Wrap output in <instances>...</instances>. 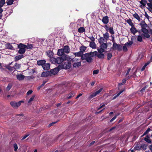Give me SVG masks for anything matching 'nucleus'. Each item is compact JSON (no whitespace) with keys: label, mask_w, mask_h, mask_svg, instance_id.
I'll use <instances>...</instances> for the list:
<instances>
[{"label":"nucleus","mask_w":152,"mask_h":152,"mask_svg":"<svg viewBox=\"0 0 152 152\" xmlns=\"http://www.w3.org/2000/svg\"><path fill=\"white\" fill-rule=\"evenodd\" d=\"M67 59V55H64L62 57H58L57 58H51L50 59V61L53 64H61L64 61ZM78 60L77 58L75 59L71 58L69 57L67 59L68 61H72V62H77Z\"/></svg>","instance_id":"1"},{"label":"nucleus","mask_w":152,"mask_h":152,"mask_svg":"<svg viewBox=\"0 0 152 152\" xmlns=\"http://www.w3.org/2000/svg\"><path fill=\"white\" fill-rule=\"evenodd\" d=\"M96 52H91L89 53H86L83 54L81 57V59L83 60H85L89 63L91 62L92 60V57L95 56V53Z\"/></svg>","instance_id":"2"},{"label":"nucleus","mask_w":152,"mask_h":152,"mask_svg":"<svg viewBox=\"0 0 152 152\" xmlns=\"http://www.w3.org/2000/svg\"><path fill=\"white\" fill-rule=\"evenodd\" d=\"M26 45L22 43H20L18 45V48L19 49L18 53L20 54L24 53L26 51Z\"/></svg>","instance_id":"3"},{"label":"nucleus","mask_w":152,"mask_h":152,"mask_svg":"<svg viewBox=\"0 0 152 152\" xmlns=\"http://www.w3.org/2000/svg\"><path fill=\"white\" fill-rule=\"evenodd\" d=\"M24 102V101H19L18 102L15 101H12L10 102V104L13 107L17 108L20 106L21 103Z\"/></svg>","instance_id":"4"},{"label":"nucleus","mask_w":152,"mask_h":152,"mask_svg":"<svg viewBox=\"0 0 152 152\" xmlns=\"http://www.w3.org/2000/svg\"><path fill=\"white\" fill-rule=\"evenodd\" d=\"M100 48L98 49L99 50V51L101 52H104L105 50H106L107 47V43L105 42V43H103L100 44Z\"/></svg>","instance_id":"5"},{"label":"nucleus","mask_w":152,"mask_h":152,"mask_svg":"<svg viewBox=\"0 0 152 152\" xmlns=\"http://www.w3.org/2000/svg\"><path fill=\"white\" fill-rule=\"evenodd\" d=\"M98 52L97 51H94V52H96L95 53V56H96L99 59H104V55L102 53L103 52H101L99 51V50L98 49Z\"/></svg>","instance_id":"6"},{"label":"nucleus","mask_w":152,"mask_h":152,"mask_svg":"<svg viewBox=\"0 0 152 152\" xmlns=\"http://www.w3.org/2000/svg\"><path fill=\"white\" fill-rule=\"evenodd\" d=\"M142 31L144 33V36L147 38L150 37V36L148 34V31L145 28H142Z\"/></svg>","instance_id":"7"},{"label":"nucleus","mask_w":152,"mask_h":152,"mask_svg":"<svg viewBox=\"0 0 152 152\" xmlns=\"http://www.w3.org/2000/svg\"><path fill=\"white\" fill-rule=\"evenodd\" d=\"M113 49H118L119 50L121 49V47L120 45L117 44L115 42V41H113Z\"/></svg>","instance_id":"8"},{"label":"nucleus","mask_w":152,"mask_h":152,"mask_svg":"<svg viewBox=\"0 0 152 152\" xmlns=\"http://www.w3.org/2000/svg\"><path fill=\"white\" fill-rule=\"evenodd\" d=\"M71 62L68 61L65 62L63 64L64 68L65 69H69L71 67Z\"/></svg>","instance_id":"9"},{"label":"nucleus","mask_w":152,"mask_h":152,"mask_svg":"<svg viewBox=\"0 0 152 152\" xmlns=\"http://www.w3.org/2000/svg\"><path fill=\"white\" fill-rule=\"evenodd\" d=\"M64 53L68 54L70 52V48L68 45H65L62 48Z\"/></svg>","instance_id":"10"},{"label":"nucleus","mask_w":152,"mask_h":152,"mask_svg":"<svg viewBox=\"0 0 152 152\" xmlns=\"http://www.w3.org/2000/svg\"><path fill=\"white\" fill-rule=\"evenodd\" d=\"M139 2L141 4V5H140V7L142 8H144L147 3L146 0H141L139 1Z\"/></svg>","instance_id":"11"},{"label":"nucleus","mask_w":152,"mask_h":152,"mask_svg":"<svg viewBox=\"0 0 152 152\" xmlns=\"http://www.w3.org/2000/svg\"><path fill=\"white\" fill-rule=\"evenodd\" d=\"M99 42V44L107 43V40L106 39L103 37H100L98 39Z\"/></svg>","instance_id":"12"},{"label":"nucleus","mask_w":152,"mask_h":152,"mask_svg":"<svg viewBox=\"0 0 152 152\" xmlns=\"http://www.w3.org/2000/svg\"><path fill=\"white\" fill-rule=\"evenodd\" d=\"M50 65L49 63H45L43 65V68L45 70H48L50 69Z\"/></svg>","instance_id":"13"},{"label":"nucleus","mask_w":152,"mask_h":152,"mask_svg":"<svg viewBox=\"0 0 152 152\" xmlns=\"http://www.w3.org/2000/svg\"><path fill=\"white\" fill-rule=\"evenodd\" d=\"M51 74V72L50 71H46L43 72L41 75V76L42 77H47Z\"/></svg>","instance_id":"14"},{"label":"nucleus","mask_w":152,"mask_h":152,"mask_svg":"<svg viewBox=\"0 0 152 152\" xmlns=\"http://www.w3.org/2000/svg\"><path fill=\"white\" fill-rule=\"evenodd\" d=\"M102 21L104 24H107L109 22L108 17L107 16L104 17L102 18Z\"/></svg>","instance_id":"15"},{"label":"nucleus","mask_w":152,"mask_h":152,"mask_svg":"<svg viewBox=\"0 0 152 152\" xmlns=\"http://www.w3.org/2000/svg\"><path fill=\"white\" fill-rule=\"evenodd\" d=\"M47 55L50 58V59L51 58H53V57L54 55V53L51 50H49L46 52Z\"/></svg>","instance_id":"16"},{"label":"nucleus","mask_w":152,"mask_h":152,"mask_svg":"<svg viewBox=\"0 0 152 152\" xmlns=\"http://www.w3.org/2000/svg\"><path fill=\"white\" fill-rule=\"evenodd\" d=\"M25 77L24 75L21 74H20L16 75L17 79L19 80H23L25 78Z\"/></svg>","instance_id":"17"},{"label":"nucleus","mask_w":152,"mask_h":152,"mask_svg":"<svg viewBox=\"0 0 152 152\" xmlns=\"http://www.w3.org/2000/svg\"><path fill=\"white\" fill-rule=\"evenodd\" d=\"M64 53L63 49H60L58 50L57 54L59 56H61V57H62V56L64 55H66L64 54Z\"/></svg>","instance_id":"18"},{"label":"nucleus","mask_w":152,"mask_h":152,"mask_svg":"<svg viewBox=\"0 0 152 152\" xmlns=\"http://www.w3.org/2000/svg\"><path fill=\"white\" fill-rule=\"evenodd\" d=\"M59 69L58 68H55L51 70L50 72L53 75H55L59 71Z\"/></svg>","instance_id":"19"},{"label":"nucleus","mask_w":152,"mask_h":152,"mask_svg":"<svg viewBox=\"0 0 152 152\" xmlns=\"http://www.w3.org/2000/svg\"><path fill=\"white\" fill-rule=\"evenodd\" d=\"M131 32L134 35L138 32V31L135 28L134 26L132 27L130 29Z\"/></svg>","instance_id":"20"},{"label":"nucleus","mask_w":152,"mask_h":152,"mask_svg":"<svg viewBox=\"0 0 152 152\" xmlns=\"http://www.w3.org/2000/svg\"><path fill=\"white\" fill-rule=\"evenodd\" d=\"M81 61L77 62L73 64V66L74 68L78 67L81 66Z\"/></svg>","instance_id":"21"},{"label":"nucleus","mask_w":152,"mask_h":152,"mask_svg":"<svg viewBox=\"0 0 152 152\" xmlns=\"http://www.w3.org/2000/svg\"><path fill=\"white\" fill-rule=\"evenodd\" d=\"M46 62L45 60H42L38 61L37 62V64L39 65H42L43 67V65L45 64Z\"/></svg>","instance_id":"22"},{"label":"nucleus","mask_w":152,"mask_h":152,"mask_svg":"<svg viewBox=\"0 0 152 152\" xmlns=\"http://www.w3.org/2000/svg\"><path fill=\"white\" fill-rule=\"evenodd\" d=\"M23 57V55H18L16 56L15 57V61H18L22 58Z\"/></svg>","instance_id":"23"},{"label":"nucleus","mask_w":152,"mask_h":152,"mask_svg":"<svg viewBox=\"0 0 152 152\" xmlns=\"http://www.w3.org/2000/svg\"><path fill=\"white\" fill-rule=\"evenodd\" d=\"M73 54L75 56L77 57H82V56L83 55V53L82 51H79L78 52L73 53Z\"/></svg>","instance_id":"24"},{"label":"nucleus","mask_w":152,"mask_h":152,"mask_svg":"<svg viewBox=\"0 0 152 152\" xmlns=\"http://www.w3.org/2000/svg\"><path fill=\"white\" fill-rule=\"evenodd\" d=\"M75 93L74 91L71 92L69 94V96H67V98L68 99H70L72 97H73L75 95Z\"/></svg>","instance_id":"25"},{"label":"nucleus","mask_w":152,"mask_h":152,"mask_svg":"<svg viewBox=\"0 0 152 152\" xmlns=\"http://www.w3.org/2000/svg\"><path fill=\"white\" fill-rule=\"evenodd\" d=\"M133 16L139 22H140L142 20V19L140 18L139 15L136 13L133 15Z\"/></svg>","instance_id":"26"},{"label":"nucleus","mask_w":152,"mask_h":152,"mask_svg":"<svg viewBox=\"0 0 152 152\" xmlns=\"http://www.w3.org/2000/svg\"><path fill=\"white\" fill-rule=\"evenodd\" d=\"M45 40L44 39H39L38 41V46H40L43 45V42Z\"/></svg>","instance_id":"27"},{"label":"nucleus","mask_w":152,"mask_h":152,"mask_svg":"<svg viewBox=\"0 0 152 152\" xmlns=\"http://www.w3.org/2000/svg\"><path fill=\"white\" fill-rule=\"evenodd\" d=\"M89 46L92 48H95L96 47V45L94 42H90V43Z\"/></svg>","instance_id":"28"},{"label":"nucleus","mask_w":152,"mask_h":152,"mask_svg":"<svg viewBox=\"0 0 152 152\" xmlns=\"http://www.w3.org/2000/svg\"><path fill=\"white\" fill-rule=\"evenodd\" d=\"M103 37L106 39H107V40L109 39V34L108 32H106L105 33L103 34Z\"/></svg>","instance_id":"29"},{"label":"nucleus","mask_w":152,"mask_h":152,"mask_svg":"<svg viewBox=\"0 0 152 152\" xmlns=\"http://www.w3.org/2000/svg\"><path fill=\"white\" fill-rule=\"evenodd\" d=\"M146 4H147V5L148 6V7H147V9L149 11L151 12L152 11V4L148 3H147Z\"/></svg>","instance_id":"30"},{"label":"nucleus","mask_w":152,"mask_h":152,"mask_svg":"<svg viewBox=\"0 0 152 152\" xmlns=\"http://www.w3.org/2000/svg\"><path fill=\"white\" fill-rule=\"evenodd\" d=\"M150 138V137L148 135H147L146 136V137L144 138V140L148 142V143H151V140L149 139Z\"/></svg>","instance_id":"31"},{"label":"nucleus","mask_w":152,"mask_h":152,"mask_svg":"<svg viewBox=\"0 0 152 152\" xmlns=\"http://www.w3.org/2000/svg\"><path fill=\"white\" fill-rule=\"evenodd\" d=\"M85 30L84 28L81 27L79 28L78 29V32L80 33H83L85 32Z\"/></svg>","instance_id":"32"},{"label":"nucleus","mask_w":152,"mask_h":152,"mask_svg":"<svg viewBox=\"0 0 152 152\" xmlns=\"http://www.w3.org/2000/svg\"><path fill=\"white\" fill-rule=\"evenodd\" d=\"M140 25L142 27V28H145L147 26V24H146L144 21L141 23Z\"/></svg>","instance_id":"33"},{"label":"nucleus","mask_w":152,"mask_h":152,"mask_svg":"<svg viewBox=\"0 0 152 152\" xmlns=\"http://www.w3.org/2000/svg\"><path fill=\"white\" fill-rule=\"evenodd\" d=\"M126 22L132 27L134 26L133 23L132 22V20L131 19L127 20Z\"/></svg>","instance_id":"34"},{"label":"nucleus","mask_w":152,"mask_h":152,"mask_svg":"<svg viewBox=\"0 0 152 152\" xmlns=\"http://www.w3.org/2000/svg\"><path fill=\"white\" fill-rule=\"evenodd\" d=\"M21 66L20 64L16 63L14 66L15 69H18L20 68Z\"/></svg>","instance_id":"35"},{"label":"nucleus","mask_w":152,"mask_h":152,"mask_svg":"<svg viewBox=\"0 0 152 152\" xmlns=\"http://www.w3.org/2000/svg\"><path fill=\"white\" fill-rule=\"evenodd\" d=\"M14 2L13 0H7L6 3L8 5H10L13 4Z\"/></svg>","instance_id":"36"},{"label":"nucleus","mask_w":152,"mask_h":152,"mask_svg":"<svg viewBox=\"0 0 152 152\" xmlns=\"http://www.w3.org/2000/svg\"><path fill=\"white\" fill-rule=\"evenodd\" d=\"M147 145L144 143L142 144L140 146L141 148H142L144 150H145L147 149Z\"/></svg>","instance_id":"37"},{"label":"nucleus","mask_w":152,"mask_h":152,"mask_svg":"<svg viewBox=\"0 0 152 152\" xmlns=\"http://www.w3.org/2000/svg\"><path fill=\"white\" fill-rule=\"evenodd\" d=\"M97 95L95 93V92L93 93L91 95H90L88 97L89 99H91L93 98L94 97H95Z\"/></svg>","instance_id":"38"},{"label":"nucleus","mask_w":152,"mask_h":152,"mask_svg":"<svg viewBox=\"0 0 152 152\" xmlns=\"http://www.w3.org/2000/svg\"><path fill=\"white\" fill-rule=\"evenodd\" d=\"M150 62H149L146 63L141 69V71H143L145 68L149 64Z\"/></svg>","instance_id":"39"},{"label":"nucleus","mask_w":152,"mask_h":152,"mask_svg":"<svg viewBox=\"0 0 152 152\" xmlns=\"http://www.w3.org/2000/svg\"><path fill=\"white\" fill-rule=\"evenodd\" d=\"M34 46L32 44H28L27 45H26V49H31L33 48Z\"/></svg>","instance_id":"40"},{"label":"nucleus","mask_w":152,"mask_h":152,"mask_svg":"<svg viewBox=\"0 0 152 152\" xmlns=\"http://www.w3.org/2000/svg\"><path fill=\"white\" fill-rule=\"evenodd\" d=\"M134 149L135 150H140L141 149L140 146L138 144H136L134 147Z\"/></svg>","instance_id":"41"},{"label":"nucleus","mask_w":152,"mask_h":152,"mask_svg":"<svg viewBox=\"0 0 152 152\" xmlns=\"http://www.w3.org/2000/svg\"><path fill=\"white\" fill-rule=\"evenodd\" d=\"M86 49V47L84 46H81L80 48V51H82L83 53V52H84L85 51Z\"/></svg>","instance_id":"42"},{"label":"nucleus","mask_w":152,"mask_h":152,"mask_svg":"<svg viewBox=\"0 0 152 152\" xmlns=\"http://www.w3.org/2000/svg\"><path fill=\"white\" fill-rule=\"evenodd\" d=\"M108 31L112 34H114V31L113 30V27H110Z\"/></svg>","instance_id":"43"},{"label":"nucleus","mask_w":152,"mask_h":152,"mask_svg":"<svg viewBox=\"0 0 152 152\" xmlns=\"http://www.w3.org/2000/svg\"><path fill=\"white\" fill-rule=\"evenodd\" d=\"M133 43V42L131 41H130L128 42H126L125 44L126 45L127 47H129L132 45Z\"/></svg>","instance_id":"44"},{"label":"nucleus","mask_w":152,"mask_h":152,"mask_svg":"<svg viewBox=\"0 0 152 152\" xmlns=\"http://www.w3.org/2000/svg\"><path fill=\"white\" fill-rule=\"evenodd\" d=\"M35 97V95H33L28 101V103H30L33 100Z\"/></svg>","instance_id":"45"},{"label":"nucleus","mask_w":152,"mask_h":152,"mask_svg":"<svg viewBox=\"0 0 152 152\" xmlns=\"http://www.w3.org/2000/svg\"><path fill=\"white\" fill-rule=\"evenodd\" d=\"M12 85L10 83L8 84L6 88V90L7 91H9L10 88H12Z\"/></svg>","instance_id":"46"},{"label":"nucleus","mask_w":152,"mask_h":152,"mask_svg":"<svg viewBox=\"0 0 152 152\" xmlns=\"http://www.w3.org/2000/svg\"><path fill=\"white\" fill-rule=\"evenodd\" d=\"M5 0H1L0 1V7H2L5 4Z\"/></svg>","instance_id":"47"},{"label":"nucleus","mask_w":152,"mask_h":152,"mask_svg":"<svg viewBox=\"0 0 152 152\" xmlns=\"http://www.w3.org/2000/svg\"><path fill=\"white\" fill-rule=\"evenodd\" d=\"M148 85H146L145 87H144L140 90V91L141 93H143V92H144L145 89L147 88L148 87Z\"/></svg>","instance_id":"48"},{"label":"nucleus","mask_w":152,"mask_h":152,"mask_svg":"<svg viewBox=\"0 0 152 152\" xmlns=\"http://www.w3.org/2000/svg\"><path fill=\"white\" fill-rule=\"evenodd\" d=\"M13 148L14 149V151H16L18 149V147L17 144L16 143H15L14 144Z\"/></svg>","instance_id":"49"},{"label":"nucleus","mask_w":152,"mask_h":152,"mask_svg":"<svg viewBox=\"0 0 152 152\" xmlns=\"http://www.w3.org/2000/svg\"><path fill=\"white\" fill-rule=\"evenodd\" d=\"M137 40L139 42H142V36L140 35L138 36L137 38Z\"/></svg>","instance_id":"50"},{"label":"nucleus","mask_w":152,"mask_h":152,"mask_svg":"<svg viewBox=\"0 0 152 152\" xmlns=\"http://www.w3.org/2000/svg\"><path fill=\"white\" fill-rule=\"evenodd\" d=\"M112 54L110 53H108L107 55V58L108 60H110L111 58Z\"/></svg>","instance_id":"51"},{"label":"nucleus","mask_w":152,"mask_h":152,"mask_svg":"<svg viewBox=\"0 0 152 152\" xmlns=\"http://www.w3.org/2000/svg\"><path fill=\"white\" fill-rule=\"evenodd\" d=\"M124 91V90H122L120 91L118 94H117L114 97V98L115 99L117 97L119 96Z\"/></svg>","instance_id":"52"},{"label":"nucleus","mask_w":152,"mask_h":152,"mask_svg":"<svg viewBox=\"0 0 152 152\" xmlns=\"http://www.w3.org/2000/svg\"><path fill=\"white\" fill-rule=\"evenodd\" d=\"M7 69H9V70H10V71H13V70H15V68H14V66L12 67L11 66H9L7 67Z\"/></svg>","instance_id":"53"},{"label":"nucleus","mask_w":152,"mask_h":152,"mask_svg":"<svg viewBox=\"0 0 152 152\" xmlns=\"http://www.w3.org/2000/svg\"><path fill=\"white\" fill-rule=\"evenodd\" d=\"M7 48L10 49H12L13 48V47H12V45L10 44H7Z\"/></svg>","instance_id":"54"},{"label":"nucleus","mask_w":152,"mask_h":152,"mask_svg":"<svg viewBox=\"0 0 152 152\" xmlns=\"http://www.w3.org/2000/svg\"><path fill=\"white\" fill-rule=\"evenodd\" d=\"M103 90V88H101L99 89V90L96 91L95 93L97 95L99 94Z\"/></svg>","instance_id":"55"},{"label":"nucleus","mask_w":152,"mask_h":152,"mask_svg":"<svg viewBox=\"0 0 152 152\" xmlns=\"http://www.w3.org/2000/svg\"><path fill=\"white\" fill-rule=\"evenodd\" d=\"M99 70L98 69H96L94 70L93 72V75L97 74L99 73Z\"/></svg>","instance_id":"56"},{"label":"nucleus","mask_w":152,"mask_h":152,"mask_svg":"<svg viewBox=\"0 0 152 152\" xmlns=\"http://www.w3.org/2000/svg\"><path fill=\"white\" fill-rule=\"evenodd\" d=\"M127 46L125 45L123 47V50L124 51H126L127 50Z\"/></svg>","instance_id":"57"},{"label":"nucleus","mask_w":152,"mask_h":152,"mask_svg":"<svg viewBox=\"0 0 152 152\" xmlns=\"http://www.w3.org/2000/svg\"><path fill=\"white\" fill-rule=\"evenodd\" d=\"M32 92L33 91L32 90H29L26 93V94L27 95L31 94L32 93Z\"/></svg>","instance_id":"58"},{"label":"nucleus","mask_w":152,"mask_h":152,"mask_svg":"<svg viewBox=\"0 0 152 152\" xmlns=\"http://www.w3.org/2000/svg\"><path fill=\"white\" fill-rule=\"evenodd\" d=\"M89 38L92 41V42H94V41L95 40V38L93 36H92L90 37H89Z\"/></svg>","instance_id":"59"},{"label":"nucleus","mask_w":152,"mask_h":152,"mask_svg":"<svg viewBox=\"0 0 152 152\" xmlns=\"http://www.w3.org/2000/svg\"><path fill=\"white\" fill-rule=\"evenodd\" d=\"M151 131V129L149 128H148L146 131L144 133V134H146L149 132Z\"/></svg>","instance_id":"60"},{"label":"nucleus","mask_w":152,"mask_h":152,"mask_svg":"<svg viewBox=\"0 0 152 152\" xmlns=\"http://www.w3.org/2000/svg\"><path fill=\"white\" fill-rule=\"evenodd\" d=\"M104 28L105 29V30L107 31V32H108V30H109V28H110L108 27V26H107V25L104 26Z\"/></svg>","instance_id":"61"},{"label":"nucleus","mask_w":152,"mask_h":152,"mask_svg":"<svg viewBox=\"0 0 152 152\" xmlns=\"http://www.w3.org/2000/svg\"><path fill=\"white\" fill-rule=\"evenodd\" d=\"M29 135V134H27L26 135H25L22 139V140H23L25 139H26L27 137Z\"/></svg>","instance_id":"62"},{"label":"nucleus","mask_w":152,"mask_h":152,"mask_svg":"<svg viewBox=\"0 0 152 152\" xmlns=\"http://www.w3.org/2000/svg\"><path fill=\"white\" fill-rule=\"evenodd\" d=\"M130 70H131V69L130 68H129L128 69L127 71V72L126 74V76L129 75V73L130 71Z\"/></svg>","instance_id":"63"},{"label":"nucleus","mask_w":152,"mask_h":152,"mask_svg":"<svg viewBox=\"0 0 152 152\" xmlns=\"http://www.w3.org/2000/svg\"><path fill=\"white\" fill-rule=\"evenodd\" d=\"M145 17L146 18H147L148 20L149 19L150 17L147 14V13L146 12H145Z\"/></svg>","instance_id":"64"}]
</instances>
